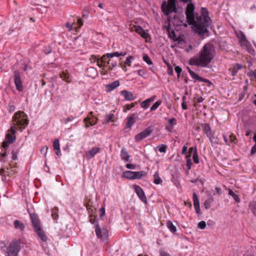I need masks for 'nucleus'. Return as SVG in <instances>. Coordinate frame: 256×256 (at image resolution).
<instances>
[{
    "instance_id": "obj_29",
    "label": "nucleus",
    "mask_w": 256,
    "mask_h": 256,
    "mask_svg": "<svg viewBox=\"0 0 256 256\" xmlns=\"http://www.w3.org/2000/svg\"><path fill=\"white\" fill-rule=\"evenodd\" d=\"M154 182L156 184H159L162 183V180L159 176L158 172H156L154 175Z\"/></svg>"
},
{
    "instance_id": "obj_27",
    "label": "nucleus",
    "mask_w": 256,
    "mask_h": 256,
    "mask_svg": "<svg viewBox=\"0 0 256 256\" xmlns=\"http://www.w3.org/2000/svg\"><path fill=\"white\" fill-rule=\"evenodd\" d=\"M214 201V199L212 198V196H210L206 200H205L204 202V206L206 209L208 210V209L210 206L211 204Z\"/></svg>"
},
{
    "instance_id": "obj_51",
    "label": "nucleus",
    "mask_w": 256,
    "mask_h": 256,
    "mask_svg": "<svg viewBox=\"0 0 256 256\" xmlns=\"http://www.w3.org/2000/svg\"><path fill=\"white\" fill-rule=\"evenodd\" d=\"M198 227L201 230H204L206 227V223L204 221H201L198 224Z\"/></svg>"
},
{
    "instance_id": "obj_55",
    "label": "nucleus",
    "mask_w": 256,
    "mask_h": 256,
    "mask_svg": "<svg viewBox=\"0 0 256 256\" xmlns=\"http://www.w3.org/2000/svg\"><path fill=\"white\" fill-rule=\"evenodd\" d=\"M192 164V160L190 158H188L186 160V166L188 167V170L191 168V166Z\"/></svg>"
},
{
    "instance_id": "obj_20",
    "label": "nucleus",
    "mask_w": 256,
    "mask_h": 256,
    "mask_svg": "<svg viewBox=\"0 0 256 256\" xmlns=\"http://www.w3.org/2000/svg\"><path fill=\"white\" fill-rule=\"evenodd\" d=\"M120 94L123 96L125 100H132L134 99V96L132 92L126 90H124L120 92Z\"/></svg>"
},
{
    "instance_id": "obj_21",
    "label": "nucleus",
    "mask_w": 256,
    "mask_h": 256,
    "mask_svg": "<svg viewBox=\"0 0 256 256\" xmlns=\"http://www.w3.org/2000/svg\"><path fill=\"white\" fill-rule=\"evenodd\" d=\"M155 98H156V96H154L143 101L140 104L141 107L142 108H143L144 109H147L148 108L150 102H153Z\"/></svg>"
},
{
    "instance_id": "obj_58",
    "label": "nucleus",
    "mask_w": 256,
    "mask_h": 256,
    "mask_svg": "<svg viewBox=\"0 0 256 256\" xmlns=\"http://www.w3.org/2000/svg\"><path fill=\"white\" fill-rule=\"evenodd\" d=\"M176 122V119L175 118H172L168 120V122L172 126H173L175 124L174 122Z\"/></svg>"
},
{
    "instance_id": "obj_63",
    "label": "nucleus",
    "mask_w": 256,
    "mask_h": 256,
    "mask_svg": "<svg viewBox=\"0 0 256 256\" xmlns=\"http://www.w3.org/2000/svg\"><path fill=\"white\" fill-rule=\"evenodd\" d=\"M252 211L254 215L256 216V203H254L252 205Z\"/></svg>"
},
{
    "instance_id": "obj_17",
    "label": "nucleus",
    "mask_w": 256,
    "mask_h": 256,
    "mask_svg": "<svg viewBox=\"0 0 256 256\" xmlns=\"http://www.w3.org/2000/svg\"><path fill=\"white\" fill-rule=\"evenodd\" d=\"M86 74L87 76L94 78L97 76L98 72L94 67H90L86 69Z\"/></svg>"
},
{
    "instance_id": "obj_61",
    "label": "nucleus",
    "mask_w": 256,
    "mask_h": 256,
    "mask_svg": "<svg viewBox=\"0 0 256 256\" xmlns=\"http://www.w3.org/2000/svg\"><path fill=\"white\" fill-rule=\"evenodd\" d=\"M165 63L168 65V74H170V75H172V74H173V70H172V69L170 68V64H168L166 62H165Z\"/></svg>"
},
{
    "instance_id": "obj_59",
    "label": "nucleus",
    "mask_w": 256,
    "mask_h": 256,
    "mask_svg": "<svg viewBox=\"0 0 256 256\" xmlns=\"http://www.w3.org/2000/svg\"><path fill=\"white\" fill-rule=\"evenodd\" d=\"M177 74H180V72L182 71V69L179 66H176L174 68Z\"/></svg>"
},
{
    "instance_id": "obj_42",
    "label": "nucleus",
    "mask_w": 256,
    "mask_h": 256,
    "mask_svg": "<svg viewBox=\"0 0 256 256\" xmlns=\"http://www.w3.org/2000/svg\"><path fill=\"white\" fill-rule=\"evenodd\" d=\"M230 138V142L236 144L238 142V139L236 138V136L233 134H231L229 136Z\"/></svg>"
},
{
    "instance_id": "obj_44",
    "label": "nucleus",
    "mask_w": 256,
    "mask_h": 256,
    "mask_svg": "<svg viewBox=\"0 0 256 256\" xmlns=\"http://www.w3.org/2000/svg\"><path fill=\"white\" fill-rule=\"evenodd\" d=\"M74 24H75L74 22H68L66 23L65 26L68 28V30L69 31H70L72 29L73 26Z\"/></svg>"
},
{
    "instance_id": "obj_16",
    "label": "nucleus",
    "mask_w": 256,
    "mask_h": 256,
    "mask_svg": "<svg viewBox=\"0 0 256 256\" xmlns=\"http://www.w3.org/2000/svg\"><path fill=\"white\" fill-rule=\"evenodd\" d=\"M84 122L86 124V127L94 126L96 124V118L92 116V118L88 116L84 119Z\"/></svg>"
},
{
    "instance_id": "obj_54",
    "label": "nucleus",
    "mask_w": 256,
    "mask_h": 256,
    "mask_svg": "<svg viewBox=\"0 0 256 256\" xmlns=\"http://www.w3.org/2000/svg\"><path fill=\"white\" fill-rule=\"evenodd\" d=\"M216 192L214 193V194H218V196H220L222 194V189L218 187L215 188Z\"/></svg>"
},
{
    "instance_id": "obj_23",
    "label": "nucleus",
    "mask_w": 256,
    "mask_h": 256,
    "mask_svg": "<svg viewBox=\"0 0 256 256\" xmlns=\"http://www.w3.org/2000/svg\"><path fill=\"white\" fill-rule=\"evenodd\" d=\"M60 76L64 80L70 82H71V76L67 72H62L60 74Z\"/></svg>"
},
{
    "instance_id": "obj_46",
    "label": "nucleus",
    "mask_w": 256,
    "mask_h": 256,
    "mask_svg": "<svg viewBox=\"0 0 256 256\" xmlns=\"http://www.w3.org/2000/svg\"><path fill=\"white\" fill-rule=\"evenodd\" d=\"M114 118V114H109L106 116V123H108L110 121L112 120V119Z\"/></svg>"
},
{
    "instance_id": "obj_11",
    "label": "nucleus",
    "mask_w": 256,
    "mask_h": 256,
    "mask_svg": "<svg viewBox=\"0 0 256 256\" xmlns=\"http://www.w3.org/2000/svg\"><path fill=\"white\" fill-rule=\"evenodd\" d=\"M30 216L32 224V227L34 229L42 227L40 220L38 214L36 213H30Z\"/></svg>"
},
{
    "instance_id": "obj_47",
    "label": "nucleus",
    "mask_w": 256,
    "mask_h": 256,
    "mask_svg": "<svg viewBox=\"0 0 256 256\" xmlns=\"http://www.w3.org/2000/svg\"><path fill=\"white\" fill-rule=\"evenodd\" d=\"M237 36L238 38L241 40H242L244 41H246V36L242 32H240L239 34H237Z\"/></svg>"
},
{
    "instance_id": "obj_60",
    "label": "nucleus",
    "mask_w": 256,
    "mask_h": 256,
    "mask_svg": "<svg viewBox=\"0 0 256 256\" xmlns=\"http://www.w3.org/2000/svg\"><path fill=\"white\" fill-rule=\"evenodd\" d=\"M6 156V153H2L0 154V161L2 162H5L6 160H4V158Z\"/></svg>"
},
{
    "instance_id": "obj_56",
    "label": "nucleus",
    "mask_w": 256,
    "mask_h": 256,
    "mask_svg": "<svg viewBox=\"0 0 256 256\" xmlns=\"http://www.w3.org/2000/svg\"><path fill=\"white\" fill-rule=\"evenodd\" d=\"M126 168L128 169L134 170L136 168V166L132 164H126Z\"/></svg>"
},
{
    "instance_id": "obj_2",
    "label": "nucleus",
    "mask_w": 256,
    "mask_h": 256,
    "mask_svg": "<svg viewBox=\"0 0 256 256\" xmlns=\"http://www.w3.org/2000/svg\"><path fill=\"white\" fill-rule=\"evenodd\" d=\"M14 122L13 126H11L9 130L10 132L7 134L6 136V140L2 142V147L4 148L8 147L9 144L13 143L16 138L15 134L16 133V126H18L20 131L24 129L28 124V120L27 115L22 111H18L15 113L12 118Z\"/></svg>"
},
{
    "instance_id": "obj_45",
    "label": "nucleus",
    "mask_w": 256,
    "mask_h": 256,
    "mask_svg": "<svg viewBox=\"0 0 256 256\" xmlns=\"http://www.w3.org/2000/svg\"><path fill=\"white\" fill-rule=\"evenodd\" d=\"M187 69L190 75V76L192 78L194 79H196L197 76H198V74H197L196 73H195L194 72H193L192 70L190 68L188 67H187Z\"/></svg>"
},
{
    "instance_id": "obj_5",
    "label": "nucleus",
    "mask_w": 256,
    "mask_h": 256,
    "mask_svg": "<svg viewBox=\"0 0 256 256\" xmlns=\"http://www.w3.org/2000/svg\"><path fill=\"white\" fill-rule=\"evenodd\" d=\"M6 256H17L20 250V242L18 240L11 242L8 247L6 248Z\"/></svg>"
},
{
    "instance_id": "obj_33",
    "label": "nucleus",
    "mask_w": 256,
    "mask_h": 256,
    "mask_svg": "<svg viewBox=\"0 0 256 256\" xmlns=\"http://www.w3.org/2000/svg\"><path fill=\"white\" fill-rule=\"evenodd\" d=\"M192 160L196 164H198L199 162L198 156L196 147L194 148V150L192 154Z\"/></svg>"
},
{
    "instance_id": "obj_64",
    "label": "nucleus",
    "mask_w": 256,
    "mask_h": 256,
    "mask_svg": "<svg viewBox=\"0 0 256 256\" xmlns=\"http://www.w3.org/2000/svg\"><path fill=\"white\" fill-rule=\"evenodd\" d=\"M256 152V144H254V146L252 148V150H251V151H250V153L252 154H254Z\"/></svg>"
},
{
    "instance_id": "obj_15",
    "label": "nucleus",
    "mask_w": 256,
    "mask_h": 256,
    "mask_svg": "<svg viewBox=\"0 0 256 256\" xmlns=\"http://www.w3.org/2000/svg\"><path fill=\"white\" fill-rule=\"evenodd\" d=\"M34 231L36 233L38 238H40L44 242H46L48 238L42 227L34 229Z\"/></svg>"
},
{
    "instance_id": "obj_7",
    "label": "nucleus",
    "mask_w": 256,
    "mask_h": 256,
    "mask_svg": "<svg viewBox=\"0 0 256 256\" xmlns=\"http://www.w3.org/2000/svg\"><path fill=\"white\" fill-rule=\"evenodd\" d=\"M94 226L98 238L102 241L106 242L108 236V230L104 227L101 228L98 224H95Z\"/></svg>"
},
{
    "instance_id": "obj_28",
    "label": "nucleus",
    "mask_w": 256,
    "mask_h": 256,
    "mask_svg": "<svg viewBox=\"0 0 256 256\" xmlns=\"http://www.w3.org/2000/svg\"><path fill=\"white\" fill-rule=\"evenodd\" d=\"M14 224V228L16 229H20L21 230H22L25 228L24 224L18 220H15Z\"/></svg>"
},
{
    "instance_id": "obj_8",
    "label": "nucleus",
    "mask_w": 256,
    "mask_h": 256,
    "mask_svg": "<svg viewBox=\"0 0 256 256\" xmlns=\"http://www.w3.org/2000/svg\"><path fill=\"white\" fill-rule=\"evenodd\" d=\"M14 82L16 88L18 92H22L23 90V86L20 78V73L18 70H15L14 72Z\"/></svg>"
},
{
    "instance_id": "obj_38",
    "label": "nucleus",
    "mask_w": 256,
    "mask_h": 256,
    "mask_svg": "<svg viewBox=\"0 0 256 256\" xmlns=\"http://www.w3.org/2000/svg\"><path fill=\"white\" fill-rule=\"evenodd\" d=\"M143 60L148 65L152 64V62L148 56L147 54L144 55L143 56Z\"/></svg>"
},
{
    "instance_id": "obj_26",
    "label": "nucleus",
    "mask_w": 256,
    "mask_h": 256,
    "mask_svg": "<svg viewBox=\"0 0 256 256\" xmlns=\"http://www.w3.org/2000/svg\"><path fill=\"white\" fill-rule=\"evenodd\" d=\"M120 156L122 160H124V161H129V158L130 156L126 149L122 148V150Z\"/></svg>"
},
{
    "instance_id": "obj_41",
    "label": "nucleus",
    "mask_w": 256,
    "mask_h": 256,
    "mask_svg": "<svg viewBox=\"0 0 256 256\" xmlns=\"http://www.w3.org/2000/svg\"><path fill=\"white\" fill-rule=\"evenodd\" d=\"M157 148H158L160 152H165L166 150L167 146L162 144L160 146H158Z\"/></svg>"
},
{
    "instance_id": "obj_50",
    "label": "nucleus",
    "mask_w": 256,
    "mask_h": 256,
    "mask_svg": "<svg viewBox=\"0 0 256 256\" xmlns=\"http://www.w3.org/2000/svg\"><path fill=\"white\" fill-rule=\"evenodd\" d=\"M75 117L74 116H70L67 118H64L63 119V121L64 122V123L65 124H68V122H71L72 120H74L75 119Z\"/></svg>"
},
{
    "instance_id": "obj_35",
    "label": "nucleus",
    "mask_w": 256,
    "mask_h": 256,
    "mask_svg": "<svg viewBox=\"0 0 256 256\" xmlns=\"http://www.w3.org/2000/svg\"><path fill=\"white\" fill-rule=\"evenodd\" d=\"M228 194L232 196L236 202H240V200L238 196L235 194L231 189L228 190Z\"/></svg>"
},
{
    "instance_id": "obj_30",
    "label": "nucleus",
    "mask_w": 256,
    "mask_h": 256,
    "mask_svg": "<svg viewBox=\"0 0 256 256\" xmlns=\"http://www.w3.org/2000/svg\"><path fill=\"white\" fill-rule=\"evenodd\" d=\"M6 170L7 176H10L15 172L16 168L12 166L11 164H9L8 166L6 167Z\"/></svg>"
},
{
    "instance_id": "obj_6",
    "label": "nucleus",
    "mask_w": 256,
    "mask_h": 256,
    "mask_svg": "<svg viewBox=\"0 0 256 256\" xmlns=\"http://www.w3.org/2000/svg\"><path fill=\"white\" fill-rule=\"evenodd\" d=\"M146 175V173L144 171L132 172L128 170L124 172L122 174L124 178L130 180L140 179Z\"/></svg>"
},
{
    "instance_id": "obj_25",
    "label": "nucleus",
    "mask_w": 256,
    "mask_h": 256,
    "mask_svg": "<svg viewBox=\"0 0 256 256\" xmlns=\"http://www.w3.org/2000/svg\"><path fill=\"white\" fill-rule=\"evenodd\" d=\"M242 68V66L241 64H236L232 69H230V70L232 72V75L234 76L236 74L238 71Z\"/></svg>"
},
{
    "instance_id": "obj_53",
    "label": "nucleus",
    "mask_w": 256,
    "mask_h": 256,
    "mask_svg": "<svg viewBox=\"0 0 256 256\" xmlns=\"http://www.w3.org/2000/svg\"><path fill=\"white\" fill-rule=\"evenodd\" d=\"M248 75L252 79L256 78V72L254 71H250L249 73L248 74Z\"/></svg>"
},
{
    "instance_id": "obj_9",
    "label": "nucleus",
    "mask_w": 256,
    "mask_h": 256,
    "mask_svg": "<svg viewBox=\"0 0 256 256\" xmlns=\"http://www.w3.org/2000/svg\"><path fill=\"white\" fill-rule=\"evenodd\" d=\"M152 132V130L150 128H146L144 130L137 134L135 136L134 140L136 142H140L150 136Z\"/></svg>"
},
{
    "instance_id": "obj_22",
    "label": "nucleus",
    "mask_w": 256,
    "mask_h": 256,
    "mask_svg": "<svg viewBox=\"0 0 256 256\" xmlns=\"http://www.w3.org/2000/svg\"><path fill=\"white\" fill-rule=\"evenodd\" d=\"M166 30L168 32L169 36L171 39L173 40L174 41H176L178 40L175 32L173 30L171 29L170 25L167 26Z\"/></svg>"
},
{
    "instance_id": "obj_52",
    "label": "nucleus",
    "mask_w": 256,
    "mask_h": 256,
    "mask_svg": "<svg viewBox=\"0 0 256 256\" xmlns=\"http://www.w3.org/2000/svg\"><path fill=\"white\" fill-rule=\"evenodd\" d=\"M108 56L110 58H112L114 56H120V52H114L112 53H108Z\"/></svg>"
},
{
    "instance_id": "obj_10",
    "label": "nucleus",
    "mask_w": 256,
    "mask_h": 256,
    "mask_svg": "<svg viewBox=\"0 0 256 256\" xmlns=\"http://www.w3.org/2000/svg\"><path fill=\"white\" fill-rule=\"evenodd\" d=\"M92 58H94V60L97 62V65L100 68H102L104 66H107V60L110 58L108 56V54L106 55H104L100 57V58H97L96 56H92Z\"/></svg>"
},
{
    "instance_id": "obj_31",
    "label": "nucleus",
    "mask_w": 256,
    "mask_h": 256,
    "mask_svg": "<svg viewBox=\"0 0 256 256\" xmlns=\"http://www.w3.org/2000/svg\"><path fill=\"white\" fill-rule=\"evenodd\" d=\"M168 228L170 230L171 232H175L176 231V228L173 224L172 222L168 221L166 223Z\"/></svg>"
},
{
    "instance_id": "obj_24",
    "label": "nucleus",
    "mask_w": 256,
    "mask_h": 256,
    "mask_svg": "<svg viewBox=\"0 0 256 256\" xmlns=\"http://www.w3.org/2000/svg\"><path fill=\"white\" fill-rule=\"evenodd\" d=\"M135 114H133L128 118L127 124L126 127V128H131V126L135 123Z\"/></svg>"
},
{
    "instance_id": "obj_12",
    "label": "nucleus",
    "mask_w": 256,
    "mask_h": 256,
    "mask_svg": "<svg viewBox=\"0 0 256 256\" xmlns=\"http://www.w3.org/2000/svg\"><path fill=\"white\" fill-rule=\"evenodd\" d=\"M134 190L140 200L144 202V204H147V198L145 196V194L142 190V189L140 188V186H134Z\"/></svg>"
},
{
    "instance_id": "obj_3",
    "label": "nucleus",
    "mask_w": 256,
    "mask_h": 256,
    "mask_svg": "<svg viewBox=\"0 0 256 256\" xmlns=\"http://www.w3.org/2000/svg\"><path fill=\"white\" fill-rule=\"evenodd\" d=\"M216 54L214 46L210 44H205L199 52L198 56L191 58L189 64L202 68H206L211 62Z\"/></svg>"
},
{
    "instance_id": "obj_39",
    "label": "nucleus",
    "mask_w": 256,
    "mask_h": 256,
    "mask_svg": "<svg viewBox=\"0 0 256 256\" xmlns=\"http://www.w3.org/2000/svg\"><path fill=\"white\" fill-rule=\"evenodd\" d=\"M196 80L204 82L208 84L209 85H210L212 84V82L208 79H205L204 78H202L200 77V76H198L196 79Z\"/></svg>"
},
{
    "instance_id": "obj_32",
    "label": "nucleus",
    "mask_w": 256,
    "mask_h": 256,
    "mask_svg": "<svg viewBox=\"0 0 256 256\" xmlns=\"http://www.w3.org/2000/svg\"><path fill=\"white\" fill-rule=\"evenodd\" d=\"M100 148H93L88 151V154L90 155V158H92L94 156L97 154Z\"/></svg>"
},
{
    "instance_id": "obj_37",
    "label": "nucleus",
    "mask_w": 256,
    "mask_h": 256,
    "mask_svg": "<svg viewBox=\"0 0 256 256\" xmlns=\"http://www.w3.org/2000/svg\"><path fill=\"white\" fill-rule=\"evenodd\" d=\"M160 100L156 101L154 104L150 108V111H153L157 109V108L161 104Z\"/></svg>"
},
{
    "instance_id": "obj_40",
    "label": "nucleus",
    "mask_w": 256,
    "mask_h": 256,
    "mask_svg": "<svg viewBox=\"0 0 256 256\" xmlns=\"http://www.w3.org/2000/svg\"><path fill=\"white\" fill-rule=\"evenodd\" d=\"M7 174V170L4 168H2L0 170V175L2 177V180H4L6 175Z\"/></svg>"
},
{
    "instance_id": "obj_34",
    "label": "nucleus",
    "mask_w": 256,
    "mask_h": 256,
    "mask_svg": "<svg viewBox=\"0 0 256 256\" xmlns=\"http://www.w3.org/2000/svg\"><path fill=\"white\" fill-rule=\"evenodd\" d=\"M106 65L107 66H109L108 69L110 70H112L113 68H114V67L116 66V62H113L112 60H110V58H109L108 60L107 64Z\"/></svg>"
},
{
    "instance_id": "obj_62",
    "label": "nucleus",
    "mask_w": 256,
    "mask_h": 256,
    "mask_svg": "<svg viewBox=\"0 0 256 256\" xmlns=\"http://www.w3.org/2000/svg\"><path fill=\"white\" fill-rule=\"evenodd\" d=\"M48 150V146H44L41 149V152L42 153H44V156H46V154Z\"/></svg>"
},
{
    "instance_id": "obj_48",
    "label": "nucleus",
    "mask_w": 256,
    "mask_h": 256,
    "mask_svg": "<svg viewBox=\"0 0 256 256\" xmlns=\"http://www.w3.org/2000/svg\"><path fill=\"white\" fill-rule=\"evenodd\" d=\"M53 146L55 150L60 148L58 140L56 139L54 142Z\"/></svg>"
},
{
    "instance_id": "obj_14",
    "label": "nucleus",
    "mask_w": 256,
    "mask_h": 256,
    "mask_svg": "<svg viewBox=\"0 0 256 256\" xmlns=\"http://www.w3.org/2000/svg\"><path fill=\"white\" fill-rule=\"evenodd\" d=\"M201 127L202 128L203 132L206 134V136L209 138L212 136L214 132H212L210 126L208 124H201Z\"/></svg>"
},
{
    "instance_id": "obj_36",
    "label": "nucleus",
    "mask_w": 256,
    "mask_h": 256,
    "mask_svg": "<svg viewBox=\"0 0 256 256\" xmlns=\"http://www.w3.org/2000/svg\"><path fill=\"white\" fill-rule=\"evenodd\" d=\"M58 209L56 208H54L52 210V216L54 220H57L58 215Z\"/></svg>"
},
{
    "instance_id": "obj_49",
    "label": "nucleus",
    "mask_w": 256,
    "mask_h": 256,
    "mask_svg": "<svg viewBox=\"0 0 256 256\" xmlns=\"http://www.w3.org/2000/svg\"><path fill=\"white\" fill-rule=\"evenodd\" d=\"M208 138L212 143L215 144H218V138L216 137H214V135H212V136L209 137Z\"/></svg>"
},
{
    "instance_id": "obj_19",
    "label": "nucleus",
    "mask_w": 256,
    "mask_h": 256,
    "mask_svg": "<svg viewBox=\"0 0 256 256\" xmlns=\"http://www.w3.org/2000/svg\"><path fill=\"white\" fill-rule=\"evenodd\" d=\"M120 86V82L116 80L106 86V89L107 92H110Z\"/></svg>"
},
{
    "instance_id": "obj_18",
    "label": "nucleus",
    "mask_w": 256,
    "mask_h": 256,
    "mask_svg": "<svg viewBox=\"0 0 256 256\" xmlns=\"http://www.w3.org/2000/svg\"><path fill=\"white\" fill-rule=\"evenodd\" d=\"M135 30L136 32L139 34L143 38L148 39L150 38L149 34L146 32L141 26H136Z\"/></svg>"
},
{
    "instance_id": "obj_4",
    "label": "nucleus",
    "mask_w": 256,
    "mask_h": 256,
    "mask_svg": "<svg viewBox=\"0 0 256 256\" xmlns=\"http://www.w3.org/2000/svg\"><path fill=\"white\" fill-rule=\"evenodd\" d=\"M162 12L166 16H168L170 14L174 12H177L176 8V0H164L161 6Z\"/></svg>"
},
{
    "instance_id": "obj_57",
    "label": "nucleus",
    "mask_w": 256,
    "mask_h": 256,
    "mask_svg": "<svg viewBox=\"0 0 256 256\" xmlns=\"http://www.w3.org/2000/svg\"><path fill=\"white\" fill-rule=\"evenodd\" d=\"M160 256H170V255L169 254L162 250H160Z\"/></svg>"
},
{
    "instance_id": "obj_13",
    "label": "nucleus",
    "mask_w": 256,
    "mask_h": 256,
    "mask_svg": "<svg viewBox=\"0 0 256 256\" xmlns=\"http://www.w3.org/2000/svg\"><path fill=\"white\" fill-rule=\"evenodd\" d=\"M193 196V201H194V208L196 210V212L198 215H200V202L198 198V196L194 192L192 195Z\"/></svg>"
},
{
    "instance_id": "obj_1",
    "label": "nucleus",
    "mask_w": 256,
    "mask_h": 256,
    "mask_svg": "<svg viewBox=\"0 0 256 256\" xmlns=\"http://www.w3.org/2000/svg\"><path fill=\"white\" fill-rule=\"evenodd\" d=\"M195 6L192 3L188 4L186 10V22L180 18L179 21L180 26L184 28L188 26V24L192 25L194 32L200 36H208L209 28H211L212 20L208 16V12L206 8H201V15L194 12Z\"/></svg>"
},
{
    "instance_id": "obj_43",
    "label": "nucleus",
    "mask_w": 256,
    "mask_h": 256,
    "mask_svg": "<svg viewBox=\"0 0 256 256\" xmlns=\"http://www.w3.org/2000/svg\"><path fill=\"white\" fill-rule=\"evenodd\" d=\"M134 58V57L132 56H130L128 58H126V61L124 62V64H126L128 66H131L132 60Z\"/></svg>"
}]
</instances>
